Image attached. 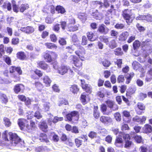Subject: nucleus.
<instances>
[{"instance_id": "obj_1", "label": "nucleus", "mask_w": 152, "mask_h": 152, "mask_svg": "<svg viewBox=\"0 0 152 152\" xmlns=\"http://www.w3.org/2000/svg\"><path fill=\"white\" fill-rule=\"evenodd\" d=\"M121 15L128 25L132 23L135 18V15L132 12V10L128 9L123 10Z\"/></svg>"}, {"instance_id": "obj_2", "label": "nucleus", "mask_w": 152, "mask_h": 152, "mask_svg": "<svg viewBox=\"0 0 152 152\" xmlns=\"http://www.w3.org/2000/svg\"><path fill=\"white\" fill-rule=\"evenodd\" d=\"M42 57L47 63H50L56 60L58 55L55 52L47 50L43 53Z\"/></svg>"}, {"instance_id": "obj_3", "label": "nucleus", "mask_w": 152, "mask_h": 152, "mask_svg": "<svg viewBox=\"0 0 152 152\" xmlns=\"http://www.w3.org/2000/svg\"><path fill=\"white\" fill-rule=\"evenodd\" d=\"M79 116L80 115L78 111H73L66 115V118L67 121L71 122L72 124H73L79 120Z\"/></svg>"}, {"instance_id": "obj_4", "label": "nucleus", "mask_w": 152, "mask_h": 152, "mask_svg": "<svg viewBox=\"0 0 152 152\" xmlns=\"http://www.w3.org/2000/svg\"><path fill=\"white\" fill-rule=\"evenodd\" d=\"M8 134L10 141L13 145L15 146L21 142V140L17 134L9 132Z\"/></svg>"}, {"instance_id": "obj_5", "label": "nucleus", "mask_w": 152, "mask_h": 152, "mask_svg": "<svg viewBox=\"0 0 152 152\" xmlns=\"http://www.w3.org/2000/svg\"><path fill=\"white\" fill-rule=\"evenodd\" d=\"M37 67L45 71L49 72L51 71V68L49 65L43 60L39 61L37 62Z\"/></svg>"}, {"instance_id": "obj_6", "label": "nucleus", "mask_w": 152, "mask_h": 152, "mask_svg": "<svg viewBox=\"0 0 152 152\" xmlns=\"http://www.w3.org/2000/svg\"><path fill=\"white\" fill-rule=\"evenodd\" d=\"M80 80L81 82V86L82 88L88 94H91L92 91L91 87L90 86H89L88 84L86 83L84 80L81 79Z\"/></svg>"}, {"instance_id": "obj_7", "label": "nucleus", "mask_w": 152, "mask_h": 152, "mask_svg": "<svg viewBox=\"0 0 152 152\" xmlns=\"http://www.w3.org/2000/svg\"><path fill=\"white\" fill-rule=\"evenodd\" d=\"M72 61L75 66L78 69H81L82 66V62L75 55L71 56Z\"/></svg>"}, {"instance_id": "obj_8", "label": "nucleus", "mask_w": 152, "mask_h": 152, "mask_svg": "<svg viewBox=\"0 0 152 152\" xmlns=\"http://www.w3.org/2000/svg\"><path fill=\"white\" fill-rule=\"evenodd\" d=\"M122 116L124 121L127 123L131 122V117L130 112L126 110H124L122 112Z\"/></svg>"}, {"instance_id": "obj_9", "label": "nucleus", "mask_w": 152, "mask_h": 152, "mask_svg": "<svg viewBox=\"0 0 152 152\" xmlns=\"http://www.w3.org/2000/svg\"><path fill=\"white\" fill-rule=\"evenodd\" d=\"M34 72V74H31L30 75L31 78L34 80H38L39 77H42L43 75L42 72L38 69H35Z\"/></svg>"}, {"instance_id": "obj_10", "label": "nucleus", "mask_w": 152, "mask_h": 152, "mask_svg": "<svg viewBox=\"0 0 152 152\" xmlns=\"http://www.w3.org/2000/svg\"><path fill=\"white\" fill-rule=\"evenodd\" d=\"M75 53L79 57L81 60H83L84 58L85 50L82 47H80L75 52Z\"/></svg>"}, {"instance_id": "obj_11", "label": "nucleus", "mask_w": 152, "mask_h": 152, "mask_svg": "<svg viewBox=\"0 0 152 152\" xmlns=\"http://www.w3.org/2000/svg\"><path fill=\"white\" fill-rule=\"evenodd\" d=\"M20 30L27 34H30L34 32L35 31L34 28L32 26H27L26 27H22L20 28Z\"/></svg>"}, {"instance_id": "obj_12", "label": "nucleus", "mask_w": 152, "mask_h": 152, "mask_svg": "<svg viewBox=\"0 0 152 152\" xmlns=\"http://www.w3.org/2000/svg\"><path fill=\"white\" fill-rule=\"evenodd\" d=\"M116 10H117L115 8L114 6L113 5H111L110 8L105 11V15L107 17H109L110 15H115Z\"/></svg>"}, {"instance_id": "obj_13", "label": "nucleus", "mask_w": 152, "mask_h": 152, "mask_svg": "<svg viewBox=\"0 0 152 152\" xmlns=\"http://www.w3.org/2000/svg\"><path fill=\"white\" fill-rule=\"evenodd\" d=\"M69 69V66L64 65H62L58 68V72L60 75H63L68 72Z\"/></svg>"}, {"instance_id": "obj_14", "label": "nucleus", "mask_w": 152, "mask_h": 152, "mask_svg": "<svg viewBox=\"0 0 152 152\" xmlns=\"http://www.w3.org/2000/svg\"><path fill=\"white\" fill-rule=\"evenodd\" d=\"M100 121L104 124H108L113 122L112 119L109 116H102L100 117Z\"/></svg>"}, {"instance_id": "obj_15", "label": "nucleus", "mask_w": 152, "mask_h": 152, "mask_svg": "<svg viewBox=\"0 0 152 152\" xmlns=\"http://www.w3.org/2000/svg\"><path fill=\"white\" fill-rule=\"evenodd\" d=\"M109 30V29L108 28L106 27L103 24L100 25L97 30V31L99 33L104 34H107Z\"/></svg>"}, {"instance_id": "obj_16", "label": "nucleus", "mask_w": 152, "mask_h": 152, "mask_svg": "<svg viewBox=\"0 0 152 152\" xmlns=\"http://www.w3.org/2000/svg\"><path fill=\"white\" fill-rule=\"evenodd\" d=\"M138 108L140 110L136 111V113L139 115H141L144 113V111L145 109V105L142 102H138L137 104Z\"/></svg>"}, {"instance_id": "obj_17", "label": "nucleus", "mask_w": 152, "mask_h": 152, "mask_svg": "<svg viewBox=\"0 0 152 152\" xmlns=\"http://www.w3.org/2000/svg\"><path fill=\"white\" fill-rule=\"evenodd\" d=\"M146 119V117L145 116L142 117L141 118L137 116H136L135 117L133 118L132 119V121L134 122H137L140 124H143L145 123Z\"/></svg>"}, {"instance_id": "obj_18", "label": "nucleus", "mask_w": 152, "mask_h": 152, "mask_svg": "<svg viewBox=\"0 0 152 152\" xmlns=\"http://www.w3.org/2000/svg\"><path fill=\"white\" fill-rule=\"evenodd\" d=\"M16 57L20 61L26 60L27 59L26 54L23 51L18 52L16 54Z\"/></svg>"}, {"instance_id": "obj_19", "label": "nucleus", "mask_w": 152, "mask_h": 152, "mask_svg": "<svg viewBox=\"0 0 152 152\" xmlns=\"http://www.w3.org/2000/svg\"><path fill=\"white\" fill-rule=\"evenodd\" d=\"M105 103L108 107L112 109L113 110H117L118 109V107L117 105L114 104L113 101L112 100H107L105 101Z\"/></svg>"}, {"instance_id": "obj_20", "label": "nucleus", "mask_w": 152, "mask_h": 152, "mask_svg": "<svg viewBox=\"0 0 152 152\" xmlns=\"http://www.w3.org/2000/svg\"><path fill=\"white\" fill-rule=\"evenodd\" d=\"M15 71H16L19 75H21L22 74V70L20 66H12L10 67L9 72L10 73H13Z\"/></svg>"}, {"instance_id": "obj_21", "label": "nucleus", "mask_w": 152, "mask_h": 152, "mask_svg": "<svg viewBox=\"0 0 152 152\" xmlns=\"http://www.w3.org/2000/svg\"><path fill=\"white\" fill-rule=\"evenodd\" d=\"M27 122L26 120L23 118H20L18 119L17 123L21 130H24L26 126V123Z\"/></svg>"}, {"instance_id": "obj_22", "label": "nucleus", "mask_w": 152, "mask_h": 152, "mask_svg": "<svg viewBox=\"0 0 152 152\" xmlns=\"http://www.w3.org/2000/svg\"><path fill=\"white\" fill-rule=\"evenodd\" d=\"M129 35V33L127 31L123 32L119 36L118 40L121 42L125 41L126 40Z\"/></svg>"}, {"instance_id": "obj_23", "label": "nucleus", "mask_w": 152, "mask_h": 152, "mask_svg": "<svg viewBox=\"0 0 152 152\" xmlns=\"http://www.w3.org/2000/svg\"><path fill=\"white\" fill-rule=\"evenodd\" d=\"M24 85L21 84H18L16 85L14 87L13 90L15 92L18 94L21 91H23L24 89Z\"/></svg>"}, {"instance_id": "obj_24", "label": "nucleus", "mask_w": 152, "mask_h": 152, "mask_svg": "<svg viewBox=\"0 0 152 152\" xmlns=\"http://www.w3.org/2000/svg\"><path fill=\"white\" fill-rule=\"evenodd\" d=\"M144 133L149 134L152 133V126L148 124H145L142 128Z\"/></svg>"}, {"instance_id": "obj_25", "label": "nucleus", "mask_w": 152, "mask_h": 152, "mask_svg": "<svg viewBox=\"0 0 152 152\" xmlns=\"http://www.w3.org/2000/svg\"><path fill=\"white\" fill-rule=\"evenodd\" d=\"M70 91L74 94H77L79 91L80 88L77 85L73 84L69 88Z\"/></svg>"}, {"instance_id": "obj_26", "label": "nucleus", "mask_w": 152, "mask_h": 152, "mask_svg": "<svg viewBox=\"0 0 152 152\" xmlns=\"http://www.w3.org/2000/svg\"><path fill=\"white\" fill-rule=\"evenodd\" d=\"M123 141L122 138L117 137L114 142V145L117 147H122Z\"/></svg>"}, {"instance_id": "obj_27", "label": "nucleus", "mask_w": 152, "mask_h": 152, "mask_svg": "<svg viewBox=\"0 0 152 152\" xmlns=\"http://www.w3.org/2000/svg\"><path fill=\"white\" fill-rule=\"evenodd\" d=\"M134 73L133 72H131L125 75L126 83V84H129L131 82L132 78L134 76Z\"/></svg>"}, {"instance_id": "obj_28", "label": "nucleus", "mask_w": 152, "mask_h": 152, "mask_svg": "<svg viewBox=\"0 0 152 152\" xmlns=\"http://www.w3.org/2000/svg\"><path fill=\"white\" fill-rule=\"evenodd\" d=\"M33 85L39 91L42 90L44 87L42 83L39 80H35Z\"/></svg>"}, {"instance_id": "obj_29", "label": "nucleus", "mask_w": 152, "mask_h": 152, "mask_svg": "<svg viewBox=\"0 0 152 152\" xmlns=\"http://www.w3.org/2000/svg\"><path fill=\"white\" fill-rule=\"evenodd\" d=\"M39 127L43 131L45 132H47L48 126L45 121H43L41 122L39 125Z\"/></svg>"}, {"instance_id": "obj_30", "label": "nucleus", "mask_w": 152, "mask_h": 152, "mask_svg": "<svg viewBox=\"0 0 152 152\" xmlns=\"http://www.w3.org/2000/svg\"><path fill=\"white\" fill-rule=\"evenodd\" d=\"M100 115V113L98 111V106L94 105V106L93 116L96 119H98Z\"/></svg>"}, {"instance_id": "obj_31", "label": "nucleus", "mask_w": 152, "mask_h": 152, "mask_svg": "<svg viewBox=\"0 0 152 152\" xmlns=\"http://www.w3.org/2000/svg\"><path fill=\"white\" fill-rule=\"evenodd\" d=\"M29 8V6L28 4L26 3L22 4L19 7V11L20 12L23 13Z\"/></svg>"}, {"instance_id": "obj_32", "label": "nucleus", "mask_w": 152, "mask_h": 152, "mask_svg": "<svg viewBox=\"0 0 152 152\" xmlns=\"http://www.w3.org/2000/svg\"><path fill=\"white\" fill-rule=\"evenodd\" d=\"M45 45L47 49H56L58 48L56 44L51 42H46L45 43Z\"/></svg>"}, {"instance_id": "obj_33", "label": "nucleus", "mask_w": 152, "mask_h": 152, "mask_svg": "<svg viewBox=\"0 0 152 152\" xmlns=\"http://www.w3.org/2000/svg\"><path fill=\"white\" fill-rule=\"evenodd\" d=\"M42 80L46 86L49 87L50 86L52 81L48 76L47 75L44 76Z\"/></svg>"}, {"instance_id": "obj_34", "label": "nucleus", "mask_w": 152, "mask_h": 152, "mask_svg": "<svg viewBox=\"0 0 152 152\" xmlns=\"http://www.w3.org/2000/svg\"><path fill=\"white\" fill-rule=\"evenodd\" d=\"M107 45L111 49H114L117 46V43L115 39H112L110 41L109 40Z\"/></svg>"}, {"instance_id": "obj_35", "label": "nucleus", "mask_w": 152, "mask_h": 152, "mask_svg": "<svg viewBox=\"0 0 152 152\" xmlns=\"http://www.w3.org/2000/svg\"><path fill=\"white\" fill-rule=\"evenodd\" d=\"M77 16L78 18L82 21H85L87 19V15L85 12H79Z\"/></svg>"}, {"instance_id": "obj_36", "label": "nucleus", "mask_w": 152, "mask_h": 152, "mask_svg": "<svg viewBox=\"0 0 152 152\" xmlns=\"http://www.w3.org/2000/svg\"><path fill=\"white\" fill-rule=\"evenodd\" d=\"M79 27V24H77L75 25H72L68 26V31L70 32H74L78 30Z\"/></svg>"}, {"instance_id": "obj_37", "label": "nucleus", "mask_w": 152, "mask_h": 152, "mask_svg": "<svg viewBox=\"0 0 152 152\" xmlns=\"http://www.w3.org/2000/svg\"><path fill=\"white\" fill-rule=\"evenodd\" d=\"M0 99L2 103L6 104L8 102V98L7 95L3 93L0 92Z\"/></svg>"}, {"instance_id": "obj_38", "label": "nucleus", "mask_w": 152, "mask_h": 152, "mask_svg": "<svg viewBox=\"0 0 152 152\" xmlns=\"http://www.w3.org/2000/svg\"><path fill=\"white\" fill-rule=\"evenodd\" d=\"M56 11L58 13L63 14L66 12L65 9L62 6L58 5L56 7Z\"/></svg>"}, {"instance_id": "obj_39", "label": "nucleus", "mask_w": 152, "mask_h": 152, "mask_svg": "<svg viewBox=\"0 0 152 152\" xmlns=\"http://www.w3.org/2000/svg\"><path fill=\"white\" fill-rule=\"evenodd\" d=\"M101 89V90L98 91L96 92V95L100 98H103L104 97L105 94L104 91H106V89L104 88H102Z\"/></svg>"}, {"instance_id": "obj_40", "label": "nucleus", "mask_w": 152, "mask_h": 152, "mask_svg": "<svg viewBox=\"0 0 152 152\" xmlns=\"http://www.w3.org/2000/svg\"><path fill=\"white\" fill-rule=\"evenodd\" d=\"M141 45L140 42L138 40H135L132 44L133 48L134 50H137Z\"/></svg>"}, {"instance_id": "obj_41", "label": "nucleus", "mask_w": 152, "mask_h": 152, "mask_svg": "<svg viewBox=\"0 0 152 152\" xmlns=\"http://www.w3.org/2000/svg\"><path fill=\"white\" fill-rule=\"evenodd\" d=\"M99 38L100 42H104L107 45L108 42H109L110 37L103 35L100 36Z\"/></svg>"}, {"instance_id": "obj_42", "label": "nucleus", "mask_w": 152, "mask_h": 152, "mask_svg": "<svg viewBox=\"0 0 152 152\" xmlns=\"http://www.w3.org/2000/svg\"><path fill=\"white\" fill-rule=\"evenodd\" d=\"M114 53L115 55L119 56H122L124 54V53L121 48L120 47L116 48L114 51Z\"/></svg>"}, {"instance_id": "obj_43", "label": "nucleus", "mask_w": 152, "mask_h": 152, "mask_svg": "<svg viewBox=\"0 0 152 152\" xmlns=\"http://www.w3.org/2000/svg\"><path fill=\"white\" fill-rule=\"evenodd\" d=\"M87 36L88 40L90 41H93L96 39L94 38V33L91 32H88L87 33Z\"/></svg>"}, {"instance_id": "obj_44", "label": "nucleus", "mask_w": 152, "mask_h": 152, "mask_svg": "<svg viewBox=\"0 0 152 152\" xmlns=\"http://www.w3.org/2000/svg\"><path fill=\"white\" fill-rule=\"evenodd\" d=\"M144 20L147 22H152V15L148 13L145 14L144 16Z\"/></svg>"}, {"instance_id": "obj_45", "label": "nucleus", "mask_w": 152, "mask_h": 152, "mask_svg": "<svg viewBox=\"0 0 152 152\" xmlns=\"http://www.w3.org/2000/svg\"><path fill=\"white\" fill-rule=\"evenodd\" d=\"M135 90L136 89L132 87L129 88L126 91V95L127 96H130L135 93Z\"/></svg>"}, {"instance_id": "obj_46", "label": "nucleus", "mask_w": 152, "mask_h": 152, "mask_svg": "<svg viewBox=\"0 0 152 152\" xmlns=\"http://www.w3.org/2000/svg\"><path fill=\"white\" fill-rule=\"evenodd\" d=\"M45 148H46V149H48L47 146H39L35 148V152H44L45 151Z\"/></svg>"}, {"instance_id": "obj_47", "label": "nucleus", "mask_w": 152, "mask_h": 152, "mask_svg": "<svg viewBox=\"0 0 152 152\" xmlns=\"http://www.w3.org/2000/svg\"><path fill=\"white\" fill-rule=\"evenodd\" d=\"M3 121L4 122V125L6 127H9L11 125V122L10 121V119L6 117L4 118Z\"/></svg>"}, {"instance_id": "obj_48", "label": "nucleus", "mask_w": 152, "mask_h": 152, "mask_svg": "<svg viewBox=\"0 0 152 152\" xmlns=\"http://www.w3.org/2000/svg\"><path fill=\"white\" fill-rule=\"evenodd\" d=\"M58 42L61 46L65 45L67 44L66 39L64 37H59L58 40Z\"/></svg>"}, {"instance_id": "obj_49", "label": "nucleus", "mask_w": 152, "mask_h": 152, "mask_svg": "<svg viewBox=\"0 0 152 152\" xmlns=\"http://www.w3.org/2000/svg\"><path fill=\"white\" fill-rule=\"evenodd\" d=\"M84 92L81 95L80 99L83 104L84 105L86 103V96Z\"/></svg>"}, {"instance_id": "obj_50", "label": "nucleus", "mask_w": 152, "mask_h": 152, "mask_svg": "<svg viewBox=\"0 0 152 152\" xmlns=\"http://www.w3.org/2000/svg\"><path fill=\"white\" fill-rule=\"evenodd\" d=\"M118 34V32L117 31L114 30H111L110 32V36L112 37L115 39L117 38Z\"/></svg>"}, {"instance_id": "obj_51", "label": "nucleus", "mask_w": 152, "mask_h": 152, "mask_svg": "<svg viewBox=\"0 0 152 152\" xmlns=\"http://www.w3.org/2000/svg\"><path fill=\"white\" fill-rule=\"evenodd\" d=\"M93 5L95 7H96L99 5H100L99 7V9H101L102 7V3L101 1H94L93 2Z\"/></svg>"}, {"instance_id": "obj_52", "label": "nucleus", "mask_w": 152, "mask_h": 152, "mask_svg": "<svg viewBox=\"0 0 152 152\" xmlns=\"http://www.w3.org/2000/svg\"><path fill=\"white\" fill-rule=\"evenodd\" d=\"M100 110L104 115H108L106 113L107 110V107L105 104H102L101 105Z\"/></svg>"}, {"instance_id": "obj_53", "label": "nucleus", "mask_w": 152, "mask_h": 152, "mask_svg": "<svg viewBox=\"0 0 152 152\" xmlns=\"http://www.w3.org/2000/svg\"><path fill=\"white\" fill-rule=\"evenodd\" d=\"M75 142L76 146L77 148L80 147L82 144L83 141L78 138H76L75 139Z\"/></svg>"}, {"instance_id": "obj_54", "label": "nucleus", "mask_w": 152, "mask_h": 152, "mask_svg": "<svg viewBox=\"0 0 152 152\" xmlns=\"http://www.w3.org/2000/svg\"><path fill=\"white\" fill-rule=\"evenodd\" d=\"M115 64L119 68H121L123 64L122 59H117L116 61L115 62Z\"/></svg>"}, {"instance_id": "obj_55", "label": "nucleus", "mask_w": 152, "mask_h": 152, "mask_svg": "<svg viewBox=\"0 0 152 152\" xmlns=\"http://www.w3.org/2000/svg\"><path fill=\"white\" fill-rule=\"evenodd\" d=\"M103 66L105 67H108L111 64L110 61L107 59H104L102 62Z\"/></svg>"}, {"instance_id": "obj_56", "label": "nucleus", "mask_w": 152, "mask_h": 152, "mask_svg": "<svg viewBox=\"0 0 152 152\" xmlns=\"http://www.w3.org/2000/svg\"><path fill=\"white\" fill-rule=\"evenodd\" d=\"M130 129V128L127 124H124L121 126V130L122 131H129Z\"/></svg>"}, {"instance_id": "obj_57", "label": "nucleus", "mask_w": 152, "mask_h": 152, "mask_svg": "<svg viewBox=\"0 0 152 152\" xmlns=\"http://www.w3.org/2000/svg\"><path fill=\"white\" fill-rule=\"evenodd\" d=\"M69 103L68 101L65 99H63L59 101L58 105L61 106L62 105H68Z\"/></svg>"}, {"instance_id": "obj_58", "label": "nucleus", "mask_w": 152, "mask_h": 152, "mask_svg": "<svg viewBox=\"0 0 152 152\" xmlns=\"http://www.w3.org/2000/svg\"><path fill=\"white\" fill-rule=\"evenodd\" d=\"M50 38L51 41L53 42H56L57 41V38L56 34H53L50 35Z\"/></svg>"}, {"instance_id": "obj_59", "label": "nucleus", "mask_w": 152, "mask_h": 152, "mask_svg": "<svg viewBox=\"0 0 152 152\" xmlns=\"http://www.w3.org/2000/svg\"><path fill=\"white\" fill-rule=\"evenodd\" d=\"M97 133L94 131L90 132L88 134V137L91 139H93L97 137Z\"/></svg>"}, {"instance_id": "obj_60", "label": "nucleus", "mask_w": 152, "mask_h": 152, "mask_svg": "<svg viewBox=\"0 0 152 152\" xmlns=\"http://www.w3.org/2000/svg\"><path fill=\"white\" fill-rule=\"evenodd\" d=\"M49 35V32L47 31H44L42 32L41 34V38L43 39L47 38Z\"/></svg>"}, {"instance_id": "obj_61", "label": "nucleus", "mask_w": 152, "mask_h": 152, "mask_svg": "<svg viewBox=\"0 0 152 152\" xmlns=\"http://www.w3.org/2000/svg\"><path fill=\"white\" fill-rule=\"evenodd\" d=\"M124 147L126 148H129L132 144V142L131 140H126L125 141Z\"/></svg>"}, {"instance_id": "obj_62", "label": "nucleus", "mask_w": 152, "mask_h": 152, "mask_svg": "<svg viewBox=\"0 0 152 152\" xmlns=\"http://www.w3.org/2000/svg\"><path fill=\"white\" fill-rule=\"evenodd\" d=\"M138 97L140 100L143 101L147 97V95L145 93L140 92L139 94Z\"/></svg>"}, {"instance_id": "obj_63", "label": "nucleus", "mask_w": 152, "mask_h": 152, "mask_svg": "<svg viewBox=\"0 0 152 152\" xmlns=\"http://www.w3.org/2000/svg\"><path fill=\"white\" fill-rule=\"evenodd\" d=\"M114 116L117 121H120L121 120V115L118 112L115 113L114 114Z\"/></svg>"}, {"instance_id": "obj_64", "label": "nucleus", "mask_w": 152, "mask_h": 152, "mask_svg": "<svg viewBox=\"0 0 152 152\" xmlns=\"http://www.w3.org/2000/svg\"><path fill=\"white\" fill-rule=\"evenodd\" d=\"M115 28L117 29H121L124 28L125 27L124 25L122 23H117L115 25Z\"/></svg>"}]
</instances>
